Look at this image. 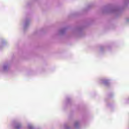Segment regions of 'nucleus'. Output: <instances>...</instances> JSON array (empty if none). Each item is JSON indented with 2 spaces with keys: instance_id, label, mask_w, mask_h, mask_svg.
Instances as JSON below:
<instances>
[{
  "instance_id": "nucleus-1",
  "label": "nucleus",
  "mask_w": 129,
  "mask_h": 129,
  "mask_svg": "<svg viewBox=\"0 0 129 129\" xmlns=\"http://www.w3.org/2000/svg\"><path fill=\"white\" fill-rule=\"evenodd\" d=\"M17 129H20L21 128V125H17L16 126Z\"/></svg>"
},
{
  "instance_id": "nucleus-2",
  "label": "nucleus",
  "mask_w": 129,
  "mask_h": 129,
  "mask_svg": "<svg viewBox=\"0 0 129 129\" xmlns=\"http://www.w3.org/2000/svg\"><path fill=\"white\" fill-rule=\"evenodd\" d=\"M107 83H108V80H106L104 81V84H107Z\"/></svg>"
}]
</instances>
